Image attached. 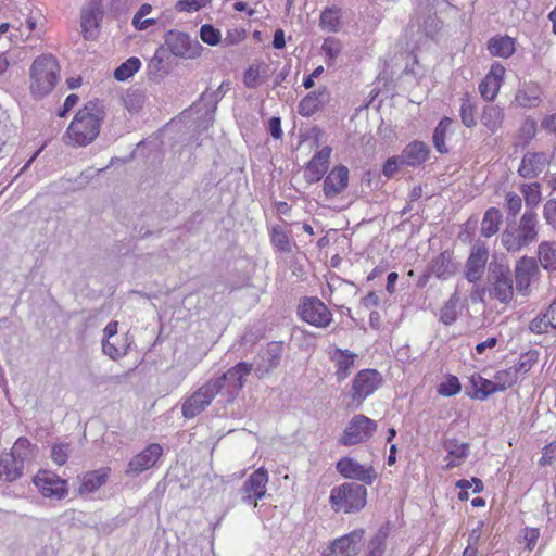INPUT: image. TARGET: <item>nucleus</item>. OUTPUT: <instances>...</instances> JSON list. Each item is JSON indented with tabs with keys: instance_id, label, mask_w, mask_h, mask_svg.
<instances>
[{
	"instance_id": "60",
	"label": "nucleus",
	"mask_w": 556,
	"mask_h": 556,
	"mask_svg": "<svg viewBox=\"0 0 556 556\" xmlns=\"http://www.w3.org/2000/svg\"><path fill=\"white\" fill-rule=\"evenodd\" d=\"M260 66L251 65L244 73L243 83L248 88H255L258 85Z\"/></svg>"
},
{
	"instance_id": "10",
	"label": "nucleus",
	"mask_w": 556,
	"mask_h": 556,
	"mask_svg": "<svg viewBox=\"0 0 556 556\" xmlns=\"http://www.w3.org/2000/svg\"><path fill=\"white\" fill-rule=\"evenodd\" d=\"M165 45L173 55L182 59H195L201 55L203 49L195 38L176 29L166 33Z\"/></svg>"
},
{
	"instance_id": "11",
	"label": "nucleus",
	"mask_w": 556,
	"mask_h": 556,
	"mask_svg": "<svg viewBox=\"0 0 556 556\" xmlns=\"http://www.w3.org/2000/svg\"><path fill=\"white\" fill-rule=\"evenodd\" d=\"M364 529H355L336 539L324 552V556H355L364 544Z\"/></svg>"
},
{
	"instance_id": "58",
	"label": "nucleus",
	"mask_w": 556,
	"mask_h": 556,
	"mask_svg": "<svg viewBox=\"0 0 556 556\" xmlns=\"http://www.w3.org/2000/svg\"><path fill=\"white\" fill-rule=\"evenodd\" d=\"M521 205H522V200H521L520 195H518L515 192L507 193L505 207H506L509 216L515 218L516 215L520 212Z\"/></svg>"
},
{
	"instance_id": "48",
	"label": "nucleus",
	"mask_w": 556,
	"mask_h": 556,
	"mask_svg": "<svg viewBox=\"0 0 556 556\" xmlns=\"http://www.w3.org/2000/svg\"><path fill=\"white\" fill-rule=\"evenodd\" d=\"M462 390V384L458 378L454 375H448L446 379L438 386V393L442 396L450 397Z\"/></svg>"
},
{
	"instance_id": "39",
	"label": "nucleus",
	"mask_w": 556,
	"mask_h": 556,
	"mask_svg": "<svg viewBox=\"0 0 556 556\" xmlns=\"http://www.w3.org/2000/svg\"><path fill=\"white\" fill-rule=\"evenodd\" d=\"M541 265L548 270H556V243L541 242L538 249Z\"/></svg>"
},
{
	"instance_id": "15",
	"label": "nucleus",
	"mask_w": 556,
	"mask_h": 556,
	"mask_svg": "<svg viewBox=\"0 0 556 556\" xmlns=\"http://www.w3.org/2000/svg\"><path fill=\"white\" fill-rule=\"evenodd\" d=\"M34 483L45 497L62 500L68 494L66 480L48 470L38 471L34 477Z\"/></svg>"
},
{
	"instance_id": "41",
	"label": "nucleus",
	"mask_w": 556,
	"mask_h": 556,
	"mask_svg": "<svg viewBox=\"0 0 556 556\" xmlns=\"http://www.w3.org/2000/svg\"><path fill=\"white\" fill-rule=\"evenodd\" d=\"M144 93L139 89H128L123 97L124 106L130 113H138L144 104Z\"/></svg>"
},
{
	"instance_id": "30",
	"label": "nucleus",
	"mask_w": 556,
	"mask_h": 556,
	"mask_svg": "<svg viewBox=\"0 0 556 556\" xmlns=\"http://www.w3.org/2000/svg\"><path fill=\"white\" fill-rule=\"evenodd\" d=\"M504 112L498 105H484L481 114V123L491 134H495L503 125Z\"/></svg>"
},
{
	"instance_id": "56",
	"label": "nucleus",
	"mask_w": 556,
	"mask_h": 556,
	"mask_svg": "<svg viewBox=\"0 0 556 556\" xmlns=\"http://www.w3.org/2000/svg\"><path fill=\"white\" fill-rule=\"evenodd\" d=\"M548 327H551V325H549V317H548L547 312L544 314L538 315L535 318H533L530 321V325H529L530 331L538 333V334L546 333Z\"/></svg>"
},
{
	"instance_id": "19",
	"label": "nucleus",
	"mask_w": 556,
	"mask_h": 556,
	"mask_svg": "<svg viewBox=\"0 0 556 556\" xmlns=\"http://www.w3.org/2000/svg\"><path fill=\"white\" fill-rule=\"evenodd\" d=\"M350 170L345 165L334 166L325 177L323 191L327 199H333L342 193L349 185Z\"/></svg>"
},
{
	"instance_id": "8",
	"label": "nucleus",
	"mask_w": 556,
	"mask_h": 556,
	"mask_svg": "<svg viewBox=\"0 0 556 556\" xmlns=\"http://www.w3.org/2000/svg\"><path fill=\"white\" fill-rule=\"evenodd\" d=\"M300 318L317 328H326L332 321V313L317 296H304L298 305Z\"/></svg>"
},
{
	"instance_id": "21",
	"label": "nucleus",
	"mask_w": 556,
	"mask_h": 556,
	"mask_svg": "<svg viewBox=\"0 0 556 556\" xmlns=\"http://www.w3.org/2000/svg\"><path fill=\"white\" fill-rule=\"evenodd\" d=\"M548 163L549 160L546 153L527 152L521 160L518 174L526 179L535 178L544 170Z\"/></svg>"
},
{
	"instance_id": "64",
	"label": "nucleus",
	"mask_w": 556,
	"mask_h": 556,
	"mask_svg": "<svg viewBox=\"0 0 556 556\" xmlns=\"http://www.w3.org/2000/svg\"><path fill=\"white\" fill-rule=\"evenodd\" d=\"M321 49L330 59H336L341 52L340 45L337 41L325 40Z\"/></svg>"
},
{
	"instance_id": "24",
	"label": "nucleus",
	"mask_w": 556,
	"mask_h": 556,
	"mask_svg": "<svg viewBox=\"0 0 556 556\" xmlns=\"http://www.w3.org/2000/svg\"><path fill=\"white\" fill-rule=\"evenodd\" d=\"M100 0H91L87 10L81 13V33L85 39H93L94 34L91 27H98L99 21L102 18Z\"/></svg>"
},
{
	"instance_id": "42",
	"label": "nucleus",
	"mask_w": 556,
	"mask_h": 556,
	"mask_svg": "<svg viewBox=\"0 0 556 556\" xmlns=\"http://www.w3.org/2000/svg\"><path fill=\"white\" fill-rule=\"evenodd\" d=\"M270 241L271 244L280 252V253H291L292 252V243L288 237V235L281 229L280 226H274L270 232Z\"/></svg>"
},
{
	"instance_id": "49",
	"label": "nucleus",
	"mask_w": 556,
	"mask_h": 556,
	"mask_svg": "<svg viewBox=\"0 0 556 556\" xmlns=\"http://www.w3.org/2000/svg\"><path fill=\"white\" fill-rule=\"evenodd\" d=\"M495 383L501 391H505L506 389L513 387L518 381V376L516 370L513 367H509L505 370H500L494 376Z\"/></svg>"
},
{
	"instance_id": "37",
	"label": "nucleus",
	"mask_w": 556,
	"mask_h": 556,
	"mask_svg": "<svg viewBox=\"0 0 556 556\" xmlns=\"http://www.w3.org/2000/svg\"><path fill=\"white\" fill-rule=\"evenodd\" d=\"M460 298L457 292H454L450 299L445 302L440 311V321L446 326L455 323L459 316Z\"/></svg>"
},
{
	"instance_id": "35",
	"label": "nucleus",
	"mask_w": 556,
	"mask_h": 556,
	"mask_svg": "<svg viewBox=\"0 0 556 556\" xmlns=\"http://www.w3.org/2000/svg\"><path fill=\"white\" fill-rule=\"evenodd\" d=\"M108 480V473L104 469L87 472L79 486V493L90 494L102 486Z\"/></svg>"
},
{
	"instance_id": "57",
	"label": "nucleus",
	"mask_w": 556,
	"mask_h": 556,
	"mask_svg": "<svg viewBox=\"0 0 556 556\" xmlns=\"http://www.w3.org/2000/svg\"><path fill=\"white\" fill-rule=\"evenodd\" d=\"M543 218L556 232V199H549L543 206Z\"/></svg>"
},
{
	"instance_id": "63",
	"label": "nucleus",
	"mask_w": 556,
	"mask_h": 556,
	"mask_svg": "<svg viewBox=\"0 0 556 556\" xmlns=\"http://www.w3.org/2000/svg\"><path fill=\"white\" fill-rule=\"evenodd\" d=\"M539 535H540V532H539V529H536V528H526L525 529L523 539L526 542V547L528 549L532 551L535 547Z\"/></svg>"
},
{
	"instance_id": "17",
	"label": "nucleus",
	"mask_w": 556,
	"mask_h": 556,
	"mask_svg": "<svg viewBox=\"0 0 556 556\" xmlns=\"http://www.w3.org/2000/svg\"><path fill=\"white\" fill-rule=\"evenodd\" d=\"M163 454V447L157 443L149 444L141 453L128 463L126 473L136 477L153 467Z\"/></svg>"
},
{
	"instance_id": "51",
	"label": "nucleus",
	"mask_w": 556,
	"mask_h": 556,
	"mask_svg": "<svg viewBox=\"0 0 556 556\" xmlns=\"http://www.w3.org/2000/svg\"><path fill=\"white\" fill-rule=\"evenodd\" d=\"M536 361V352H528L526 354H522L519 357V361L511 367L514 370H516L517 376H519V374L528 372Z\"/></svg>"
},
{
	"instance_id": "44",
	"label": "nucleus",
	"mask_w": 556,
	"mask_h": 556,
	"mask_svg": "<svg viewBox=\"0 0 556 556\" xmlns=\"http://www.w3.org/2000/svg\"><path fill=\"white\" fill-rule=\"evenodd\" d=\"M327 170V165L318 164L315 161L309 160L304 168V179L307 184L318 182L321 180Z\"/></svg>"
},
{
	"instance_id": "54",
	"label": "nucleus",
	"mask_w": 556,
	"mask_h": 556,
	"mask_svg": "<svg viewBox=\"0 0 556 556\" xmlns=\"http://www.w3.org/2000/svg\"><path fill=\"white\" fill-rule=\"evenodd\" d=\"M500 90V83L493 84L490 81V77H485L479 85V91L483 99L492 101Z\"/></svg>"
},
{
	"instance_id": "32",
	"label": "nucleus",
	"mask_w": 556,
	"mask_h": 556,
	"mask_svg": "<svg viewBox=\"0 0 556 556\" xmlns=\"http://www.w3.org/2000/svg\"><path fill=\"white\" fill-rule=\"evenodd\" d=\"M342 24V10L336 5L325 8L319 16L321 29L337 33Z\"/></svg>"
},
{
	"instance_id": "40",
	"label": "nucleus",
	"mask_w": 556,
	"mask_h": 556,
	"mask_svg": "<svg viewBox=\"0 0 556 556\" xmlns=\"http://www.w3.org/2000/svg\"><path fill=\"white\" fill-rule=\"evenodd\" d=\"M140 60L136 56H131L115 68L114 78L118 81H125L134 76L140 70Z\"/></svg>"
},
{
	"instance_id": "4",
	"label": "nucleus",
	"mask_w": 556,
	"mask_h": 556,
	"mask_svg": "<svg viewBox=\"0 0 556 556\" xmlns=\"http://www.w3.org/2000/svg\"><path fill=\"white\" fill-rule=\"evenodd\" d=\"M252 367L251 363L239 362L222 376L210 379L207 383L215 395L219 394L227 403H231L242 390L245 377L251 372Z\"/></svg>"
},
{
	"instance_id": "16",
	"label": "nucleus",
	"mask_w": 556,
	"mask_h": 556,
	"mask_svg": "<svg viewBox=\"0 0 556 556\" xmlns=\"http://www.w3.org/2000/svg\"><path fill=\"white\" fill-rule=\"evenodd\" d=\"M215 393L207 382L194 391L181 405V414L191 419L201 414L215 399Z\"/></svg>"
},
{
	"instance_id": "61",
	"label": "nucleus",
	"mask_w": 556,
	"mask_h": 556,
	"mask_svg": "<svg viewBox=\"0 0 556 556\" xmlns=\"http://www.w3.org/2000/svg\"><path fill=\"white\" fill-rule=\"evenodd\" d=\"M400 155L388 159L382 167V173L386 177L391 178L399 169Z\"/></svg>"
},
{
	"instance_id": "31",
	"label": "nucleus",
	"mask_w": 556,
	"mask_h": 556,
	"mask_svg": "<svg viewBox=\"0 0 556 556\" xmlns=\"http://www.w3.org/2000/svg\"><path fill=\"white\" fill-rule=\"evenodd\" d=\"M390 523H383L369 540L367 545V553L365 556H383L386 551L387 539L390 535Z\"/></svg>"
},
{
	"instance_id": "3",
	"label": "nucleus",
	"mask_w": 556,
	"mask_h": 556,
	"mask_svg": "<svg viewBox=\"0 0 556 556\" xmlns=\"http://www.w3.org/2000/svg\"><path fill=\"white\" fill-rule=\"evenodd\" d=\"M60 66L58 60L51 54L36 58L30 66V91L34 96L42 98L49 94L59 80Z\"/></svg>"
},
{
	"instance_id": "23",
	"label": "nucleus",
	"mask_w": 556,
	"mask_h": 556,
	"mask_svg": "<svg viewBox=\"0 0 556 556\" xmlns=\"http://www.w3.org/2000/svg\"><path fill=\"white\" fill-rule=\"evenodd\" d=\"M223 84L214 91L205 90L201 97L199 102H194L190 106V111L195 110L197 112L201 111V106L205 109L203 113V118L207 122H212L214 119V114L217 109V103L224 97Z\"/></svg>"
},
{
	"instance_id": "6",
	"label": "nucleus",
	"mask_w": 556,
	"mask_h": 556,
	"mask_svg": "<svg viewBox=\"0 0 556 556\" xmlns=\"http://www.w3.org/2000/svg\"><path fill=\"white\" fill-rule=\"evenodd\" d=\"M486 282L490 295L501 303H508L514 295L511 271L508 265L494 257L488 267Z\"/></svg>"
},
{
	"instance_id": "12",
	"label": "nucleus",
	"mask_w": 556,
	"mask_h": 556,
	"mask_svg": "<svg viewBox=\"0 0 556 556\" xmlns=\"http://www.w3.org/2000/svg\"><path fill=\"white\" fill-rule=\"evenodd\" d=\"M488 260L489 249L485 242L477 240L465 264V277L469 282L476 283L481 279L485 271Z\"/></svg>"
},
{
	"instance_id": "20",
	"label": "nucleus",
	"mask_w": 556,
	"mask_h": 556,
	"mask_svg": "<svg viewBox=\"0 0 556 556\" xmlns=\"http://www.w3.org/2000/svg\"><path fill=\"white\" fill-rule=\"evenodd\" d=\"M330 100V93L326 86H319L318 89L308 92L299 103L298 112L300 115L308 117L320 110Z\"/></svg>"
},
{
	"instance_id": "38",
	"label": "nucleus",
	"mask_w": 556,
	"mask_h": 556,
	"mask_svg": "<svg viewBox=\"0 0 556 556\" xmlns=\"http://www.w3.org/2000/svg\"><path fill=\"white\" fill-rule=\"evenodd\" d=\"M454 123L453 118L444 116L437 127L434 128L432 135V141L435 150L441 154L448 153V148L445 144L446 131L448 126Z\"/></svg>"
},
{
	"instance_id": "55",
	"label": "nucleus",
	"mask_w": 556,
	"mask_h": 556,
	"mask_svg": "<svg viewBox=\"0 0 556 556\" xmlns=\"http://www.w3.org/2000/svg\"><path fill=\"white\" fill-rule=\"evenodd\" d=\"M30 447H31L30 441L25 437H20L15 441L10 453L16 457L21 456V459H23L25 462V459L30 455Z\"/></svg>"
},
{
	"instance_id": "59",
	"label": "nucleus",
	"mask_w": 556,
	"mask_h": 556,
	"mask_svg": "<svg viewBox=\"0 0 556 556\" xmlns=\"http://www.w3.org/2000/svg\"><path fill=\"white\" fill-rule=\"evenodd\" d=\"M212 0H179L176 3L178 11L193 12L204 8Z\"/></svg>"
},
{
	"instance_id": "14",
	"label": "nucleus",
	"mask_w": 556,
	"mask_h": 556,
	"mask_svg": "<svg viewBox=\"0 0 556 556\" xmlns=\"http://www.w3.org/2000/svg\"><path fill=\"white\" fill-rule=\"evenodd\" d=\"M336 468L342 477L358 480L368 485H371L378 477L372 466H364L351 457H342L338 460Z\"/></svg>"
},
{
	"instance_id": "52",
	"label": "nucleus",
	"mask_w": 556,
	"mask_h": 556,
	"mask_svg": "<svg viewBox=\"0 0 556 556\" xmlns=\"http://www.w3.org/2000/svg\"><path fill=\"white\" fill-rule=\"evenodd\" d=\"M71 446L68 443H58L51 448V459L59 466L64 465L70 457Z\"/></svg>"
},
{
	"instance_id": "27",
	"label": "nucleus",
	"mask_w": 556,
	"mask_h": 556,
	"mask_svg": "<svg viewBox=\"0 0 556 556\" xmlns=\"http://www.w3.org/2000/svg\"><path fill=\"white\" fill-rule=\"evenodd\" d=\"M356 356L357 355L355 353L349 350H343L340 348L334 350L331 359L336 361V377L339 382L345 380L350 376Z\"/></svg>"
},
{
	"instance_id": "2",
	"label": "nucleus",
	"mask_w": 556,
	"mask_h": 556,
	"mask_svg": "<svg viewBox=\"0 0 556 556\" xmlns=\"http://www.w3.org/2000/svg\"><path fill=\"white\" fill-rule=\"evenodd\" d=\"M538 215L534 210H526L518 226H510L502 233V244L508 252H518L538 240Z\"/></svg>"
},
{
	"instance_id": "7",
	"label": "nucleus",
	"mask_w": 556,
	"mask_h": 556,
	"mask_svg": "<svg viewBox=\"0 0 556 556\" xmlns=\"http://www.w3.org/2000/svg\"><path fill=\"white\" fill-rule=\"evenodd\" d=\"M382 382V375L376 369H363L358 371L352 380L348 406L358 409L364 401L380 388Z\"/></svg>"
},
{
	"instance_id": "9",
	"label": "nucleus",
	"mask_w": 556,
	"mask_h": 556,
	"mask_svg": "<svg viewBox=\"0 0 556 556\" xmlns=\"http://www.w3.org/2000/svg\"><path fill=\"white\" fill-rule=\"evenodd\" d=\"M377 430V422L365 415H355L348 426L343 434L339 439V444L343 446H352L366 442L372 437Z\"/></svg>"
},
{
	"instance_id": "28",
	"label": "nucleus",
	"mask_w": 556,
	"mask_h": 556,
	"mask_svg": "<svg viewBox=\"0 0 556 556\" xmlns=\"http://www.w3.org/2000/svg\"><path fill=\"white\" fill-rule=\"evenodd\" d=\"M488 50L491 55L507 59L515 51V39L509 36H494L488 41Z\"/></svg>"
},
{
	"instance_id": "53",
	"label": "nucleus",
	"mask_w": 556,
	"mask_h": 556,
	"mask_svg": "<svg viewBox=\"0 0 556 556\" xmlns=\"http://www.w3.org/2000/svg\"><path fill=\"white\" fill-rule=\"evenodd\" d=\"M109 166L104 168H100L97 172H93L91 168L83 170L74 180L75 187L73 190H81L86 188L90 181L98 176L100 173L104 172Z\"/></svg>"
},
{
	"instance_id": "26",
	"label": "nucleus",
	"mask_w": 556,
	"mask_h": 556,
	"mask_svg": "<svg viewBox=\"0 0 556 556\" xmlns=\"http://www.w3.org/2000/svg\"><path fill=\"white\" fill-rule=\"evenodd\" d=\"M24 460L21 456H14L11 453L4 454L0 458V477L5 481L12 482L23 475Z\"/></svg>"
},
{
	"instance_id": "45",
	"label": "nucleus",
	"mask_w": 556,
	"mask_h": 556,
	"mask_svg": "<svg viewBox=\"0 0 556 556\" xmlns=\"http://www.w3.org/2000/svg\"><path fill=\"white\" fill-rule=\"evenodd\" d=\"M443 447L448 455L458 459H465L468 456L469 444L459 442L457 439H446L443 442Z\"/></svg>"
},
{
	"instance_id": "34",
	"label": "nucleus",
	"mask_w": 556,
	"mask_h": 556,
	"mask_svg": "<svg viewBox=\"0 0 556 556\" xmlns=\"http://www.w3.org/2000/svg\"><path fill=\"white\" fill-rule=\"evenodd\" d=\"M502 223V213L496 207H490L485 211L481 223V235L490 238L495 235L500 229Z\"/></svg>"
},
{
	"instance_id": "36",
	"label": "nucleus",
	"mask_w": 556,
	"mask_h": 556,
	"mask_svg": "<svg viewBox=\"0 0 556 556\" xmlns=\"http://www.w3.org/2000/svg\"><path fill=\"white\" fill-rule=\"evenodd\" d=\"M534 264L531 260L522 257L515 268L516 286L519 291L526 290L530 285V276L534 270Z\"/></svg>"
},
{
	"instance_id": "47",
	"label": "nucleus",
	"mask_w": 556,
	"mask_h": 556,
	"mask_svg": "<svg viewBox=\"0 0 556 556\" xmlns=\"http://www.w3.org/2000/svg\"><path fill=\"white\" fill-rule=\"evenodd\" d=\"M283 348L280 342H269L267 344V349L265 352V358L268 362V366L266 371L275 369L278 367L281 356H282Z\"/></svg>"
},
{
	"instance_id": "25",
	"label": "nucleus",
	"mask_w": 556,
	"mask_h": 556,
	"mask_svg": "<svg viewBox=\"0 0 556 556\" xmlns=\"http://www.w3.org/2000/svg\"><path fill=\"white\" fill-rule=\"evenodd\" d=\"M470 384L473 392H467V395L471 399L484 401L490 395L501 392L495 381L483 378L480 374H473L470 377Z\"/></svg>"
},
{
	"instance_id": "43",
	"label": "nucleus",
	"mask_w": 556,
	"mask_h": 556,
	"mask_svg": "<svg viewBox=\"0 0 556 556\" xmlns=\"http://www.w3.org/2000/svg\"><path fill=\"white\" fill-rule=\"evenodd\" d=\"M516 101L523 108H535L540 103V91L536 86L528 87L523 90H518Z\"/></svg>"
},
{
	"instance_id": "22",
	"label": "nucleus",
	"mask_w": 556,
	"mask_h": 556,
	"mask_svg": "<svg viewBox=\"0 0 556 556\" xmlns=\"http://www.w3.org/2000/svg\"><path fill=\"white\" fill-rule=\"evenodd\" d=\"M430 154L429 147L419 140H414L408 143L400 155L401 164L418 167L425 163Z\"/></svg>"
},
{
	"instance_id": "50",
	"label": "nucleus",
	"mask_w": 556,
	"mask_h": 556,
	"mask_svg": "<svg viewBox=\"0 0 556 556\" xmlns=\"http://www.w3.org/2000/svg\"><path fill=\"white\" fill-rule=\"evenodd\" d=\"M200 38L208 46H216L220 42L222 35L219 29L215 28L213 25L204 24L200 28Z\"/></svg>"
},
{
	"instance_id": "18",
	"label": "nucleus",
	"mask_w": 556,
	"mask_h": 556,
	"mask_svg": "<svg viewBox=\"0 0 556 556\" xmlns=\"http://www.w3.org/2000/svg\"><path fill=\"white\" fill-rule=\"evenodd\" d=\"M428 266L430 273L443 281L448 280L459 270V263L455 260L454 252L451 250L441 252L428 263Z\"/></svg>"
},
{
	"instance_id": "46",
	"label": "nucleus",
	"mask_w": 556,
	"mask_h": 556,
	"mask_svg": "<svg viewBox=\"0 0 556 556\" xmlns=\"http://www.w3.org/2000/svg\"><path fill=\"white\" fill-rule=\"evenodd\" d=\"M521 192L525 197L526 205L533 210L541 201V186L539 182H532L530 185H523Z\"/></svg>"
},
{
	"instance_id": "13",
	"label": "nucleus",
	"mask_w": 556,
	"mask_h": 556,
	"mask_svg": "<svg viewBox=\"0 0 556 556\" xmlns=\"http://www.w3.org/2000/svg\"><path fill=\"white\" fill-rule=\"evenodd\" d=\"M268 482V472L263 467L256 469L250 477L243 482L240 489L242 501L247 504H252L254 507L257 506V500H261L266 494V484Z\"/></svg>"
},
{
	"instance_id": "5",
	"label": "nucleus",
	"mask_w": 556,
	"mask_h": 556,
	"mask_svg": "<svg viewBox=\"0 0 556 556\" xmlns=\"http://www.w3.org/2000/svg\"><path fill=\"white\" fill-rule=\"evenodd\" d=\"M367 490L356 482H344L334 486L329 496L331 508L345 514L357 513L366 505Z\"/></svg>"
},
{
	"instance_id": "1",
	"label": "nucleus",
	"mask_w": 556,
	"mask_h": 556,
	"mask_svg": "<svg viewBox=\"0 0 556 556\" xmlns=\"http://www.w3.org/2000/svg\"><path fill=\"white\" fill-rule=\"evenodd\" d=\"M105 111L98 101H88L74 116L63 137L65 144L86 147L99 136Z\"/></svg>"
},
{
	"instance_id": "33",
	"label": "nucleus",
	"mask_w": 556,
	"mask_h": 556,
	"mask_svg": "<svg viewBox=\"0 0 556 556\" xmlns=\"http://www.w3.org/2000/svg\"><path fill=\"white\" fill-rule=\"evenodd\" d=\"M166 56L167 50L164 48V46H160L148 63V75L150 78L162 79L169 73V70L165 65Z\"/></svg>"
},
{
	"instance_id": "62",
	"label": "nucleus",
	"mask_w": 556,
	"mask_h": 556,
	"mask_svg": "<svg viewBox=\"0 0 556 556\" xmlns=\"http://www.w3.org/2000/svg\"><path fill=\"white\" fill-rule=\"evenodd\" d=\"M556 457V441L545 445L543 455L540 459V465H551L553 459Z\"/></svg>"
},
{
	"instance_id": "29",
	"label": "nucleus",
	"mask_w": 556,
	"mask_h": 556,
	"mask_svg": "<svg viewBox=\"0 0 556 556\" xmlns=\"http://www.w3.org/2000/svg\"><path fill=\"white\" fill-rule=\"evenodd\" d=\"M478 103L468 92L460 98L459 115L462 124L467 128H473L477 125Z\"/></svg>"
}]
</instances>
